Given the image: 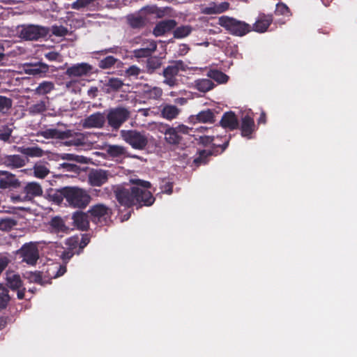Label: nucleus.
Masks as SVG:
<instances>
[{
	"label": "nucleus",
	"mask_w": 357,
	"mask_h": 357,
	"mask_svg": "<svg viewBox=\"0 0 357 357\" xmlns=\"http://www.w3.org/2000/svg\"><path fill=\"white\" fill-rule=\"evenodd\" d=\"M136 186L130 189H119L116 192L118 201L122 205L130 206L137 203H143L144 205L150 206L154 199L147 189L151 187V183L148 181L137 180L134 181Z\"/></svg>",
	"instance_id": "nucleus-1"
},
{
	"label": "nucleus",
	"mask_w": 357,
	"mask_h": 357,
	"mask_svg": "<svg viewBox=\"0 0 357 357\" xmlns=\"http://www.w3.org/2000/svg\"><path fill=\"white\" fill-rule=\"evenodd\" d=\"M62 194L68 204L73 208H84L91 200V197L86 190L77 187L63 188Z\"/></svg>",
	"instance_id": "nucleus-2"
},
{
	"label": "nucleus",
	"mask_w": 357,
	"mask_h": 357,
	"mask_svg": "<svg viewBox=\"0 0 357 357\" xmlns=\"http://www.w3.org/2000/svg\"><path fill=\"white\" fill-rule=\"evenodd\" d=\"M218 24L230 33L237 36H244L251 31V26L248 24L228 16L219 17Z\"/></svg>",
	"instance_id": "nucleus-3"
},
{
	"label": "nucleus",
	"mask_w": 357,
	"mask_h": 357,
	"mask_svg": "<svg viewBox=\"0 0 357 357\" xmlns=\"http://www.w3.org/2000/svg\"><path fill=\"white\" fill-rule=\"evenodd\" d=\"M120 135L121 138L135 149H144L149 142L148 137L144 133L136 130H122Z\"/></svg>",
	"instance_id": "nucleus-4"
},
{
	"label": "nucleus",
	"mask_w": 357,
	"mask_h": 357,
	"mask_svg": "<svg viewBox=\"0 0 357 357\" xmlns=\"http://www.w3.org/2000/svg\"><path fill=\"white\" fill-rule=\"evenodd\" d=\"M17 33L21 38L32 40L45 36L48 33V29L46 27L36 25L21 26L18 27Z\"/></svg>",
	"instance_id": "nucleus-5"
},
{
	"label": "nucleus",
	"mask_w": 357,
	"mask_h": 357,
	"mask_svg": "<svg viewBox=\"0 0 357 357\" xmlns=\"http://www.w3.org/2000/svg\"><path fill=\"white\" fill-rule=\"evenodd\" d=\"M16 253L20 255L23 261L31 265L35 264L39 258L37 245L33 242L25 243Z\"/></svg>",
	"instance_id": "nucleus-6"
},
{
	"label": "nucleus",
	"mask_w": 357,
	"mask_h": 357,
	"mask_svg": "<svg viewBox=\"0 0 357 357\" xmlns=\"http://www.w3.org/2000/svg\"><path fill=\"white\" fill-rule=\"evenodd\" d=\"M24 197H12L14 202L16 201H31L35 197L41 196L43 195V188L41 185L36 182H29L24 188Z\"/></svg>",
	"instance_id": "nucleus-7"
},
{
	"label": "nucleus",
	"mask_w": 357,
	"mask_h": 357,
	"mask_svg": "<svg viewBox=\"0 0 357 357\" xmlns=\"http://www.w3.org/2000/svg\"><path fill=\"white\" fill-rule=\"evenodd\" d=\"M128 112L123 108H116L112 109L107 114L109 124L115 129L120 126L128 118Z\"/></svg>",
	"instance_id": "nucleus-8"
},
{
	"label": "nucleus",
	"mask_w": 357,
	"mask_h": 357,
	"mask_svg": "<svg viewBox=\"0 0 357 357\" xmlns=\"http://www.w3.org/2000/svg\"><path fill=\"white\" fill-rule=\"evenodd\" d=\"M95 222L105 221L109 218L110 210L103 204H96L91 207L88 211Z\"/></svg>",
	"instance_id": "nucleus-9"
},
{
	"label": "nucleus",
	"mask_w": 357,
	"mask_h": 357,
	"mask_svg": "<svg viewBox=\"0 0 357 357\" xmlns=\"http://www.w3.org/2000/svg\"><path fill=\"white\" fill-rule=\"evenodd\" d=\"M48 230L52 234L62 236L68 233L69 227L66 225L65 221L61 217L52 218L48 222Z\"/></svg>",
	"instance_id": "nucleus-10"
},
{
	"label": "nucleus",
	"mask_w": 357,
	"mask_h": 357,
	"mask_svg": "<svg viewBox=\"0 0 357 357\" xmlns=\"http://www.w3.org/2000/svg\"><path fill=\"white\" fill-rule=\"evenodd\" d=\"M7 284L13 290H17V298L22 299L24 296L25 288L22 287V282L20 275L9 273L7 274Z\"/></svg>",
	"instance_id": "nucleus-11"
},
{
	"label": "nucleus",
	"mask_w": 357,
	"mask_h": 357,
	"mask_svg": "<svg viewBox=\"0 0 357 357\" xmlns=\"http://www.w3.org/2000/svg\"><path fill=\"white\" fill-rule=\"evenodd\" d=\"M105 123V115L97 112L86 118L82 122V126L85 128H100L104 126Z\"/></svg>",
	"instance_id": "nucleus-12"
},
{
	"label": "nucleus",
	"mask_w": 357,
	"mask_h": 357,
	"mask_svg": "<svg viewBox=\"0 0 357 357\" xmlns=\"http://www.w3.org/2000/svg\"><path fill=\"white\" fill-rule=\"evenodd\" d=\"M67 248L70 250L62 252L61 257L63 260H68L72 257L74 253H79V238L78 236H72L66 240Z\"/></svg>",
	"instance_id": "nucleus-13"
},
{
	"label": "nucleus",
	"mask_w": 357,
	"mask_h": 357,
	"mask_svg": "<svg viewBox=\"0 0 357 357\" xmlns=\"http://www.w3.org/2000/svg\"><path fill=\"white\" fill-rule=\"evenodd\" d=\"M91 69L92 68L89 64L82 63L68 68L66 73L69 76L80 77L86 75Z\"/></svg>",
	"instance_id": "nucleus-14"
},
{
	"label": "nucleus",
	"mask_w": 357,
	"mask_h": 357,
	"mask_svg": "<svg viewBox=\"0 0 357 357\" xmlns=\"http://www.w3.org/2000/svg\"><path fill=\"white\" fill-rule=\"evenodd\" d=\"M74 225L80 230H86L89 227L88 215L86 213L76 211L72 217Z\"/></svg>",
	"instance_id": "nucleus-15"
},
{
	"label": "nucleus",
	"mask_w": 357,
	"mask_h": 357,
	"mask_svg": "<svg viewBox=\"0 0 357 357\" xmlns=\"http://www.w3.org/2000/svg\"><path fill=\"white\" fill-rule=\"evenodd\" d=\"M176 25V22L174 20L161 21L156 24L153 29V34L155 36H160L169 32Z\"/></svg>",
	"instance_id": "nucleus-16"
},
{
	"label": "nucleus",
	"mask_w": 357,
	"mask_h": 357,
	"mask_svg": "<svg viewBox=\"0 0 357 357\" xmlns=\"http://www.w3.org/2000/svg\"><path fill=\"white\" fill-rule=\"evenodd\" d=\"M108 176L105 171L96 170L89 174V180L91 185L100 186L107 181Z\"/></svg>",
	"instance_id": "nucleus-17"
},
{
	"label": "nucleus",
	"mask_w": 357,
	"mask_h": 357,
	"mask_svg": "<svg viewBox=\"0 0 357 357\" xmlns=\"http://www.w3.org/2000/svg\"><path fill=\"white\" fill-rule=\"evenodd\" d=\"M19 185L18 180L15 177L6 172H0V188H7L15 187Z\"/></svg>",
	"instance_id": "nucleus-18"
},
{
	"label": "nucleus",
	"mask_w": 357,
	"mask_h": 357,
	"mask_svg": "<svg viewBox=\"0 0 357 357\" xmlns=\"http://www.w3.org/2000/svg\"><path fill=\"white\" fill-rule=\"evenodd\" d=\"M178 73V68L176 66H168L163 73L165 77L164 82L170 86H174L176 83V76Z\"/></svg>",
	"instance_id": "nucleus-19"
},
{
	"label": "nucleus",
	"mask_w": 357,
	"mask_h": 357,
	"mask_svg": "<svg viewBox=\"0 0 357 357\" xmlns=\"http://www.w3.org/2000/svg\"><path fill=\"white\" fill-rule=\"evenodd\" d=\"M272 22L271 16L260 15L253 25V30L263 33L266 31Z\"/></svg>",
	"instance_id": "nucleus-20"
},
{
	"label": "nucleus",
	"mask_w": 357,
	"mask_h": 357,
	"mask_svg": "<svg viewBox=\"0 0 357 357\" xmlns=\"http://www.w3.org/2000/svg\"><path fill=\"white\" fill-rule=\"evenodd\" d=\"M213 114L209 109L204 110L200 112L196 116H191L190 117V121L192 123H211L213 121Z\"/></svg>",
	"instance_id": "nucleus-21"
},
{
	"label": "nucleus",
	"mask_w": 357,
	"mask_h": 357,
	"mask_svg": "<svg viewBox=\"0 0 357 357\" xmlns=\"http://www.w3.org/2000/svg\"><path fill=\"white\" fill-rule=\"evenodd\" d=\"M229 6L227 2H222L218 4L211 3L208 6L204 8L202 13L207 15L219 14L227 10L229 8Z\"/></svg>",
	"instance_id": "nucleus-22"
},
{
	"label": "nucleus",
	"mask_w": 357,
	"mask_h": 357,
	"mask_svg": "<svg viewBox=\"0 0 357 357\" xmlns=\"http://www.w3.org/2000/svg\"><path fill=\"white\" fill-rule=\"evenodd\" d=\"M150 15H155L156 17L160 18L166 15V11L165 9H160L154 6H145L140 10V16L144 15L146 20H149L148 16Z\"/></svg>",
	"instance_id": "nucleus-23"
},
{
	"label": "nucleus",
	"mask_w": 357,
	"mask_h": 357,
	"mask_svg": "<svg viewBox=\"0 0 357 357\" xmlns=\"http://www.w3.org/2000/svg\"><path fill=\"white\" fill-rule=\"evenodd\" d=\"M222 127L234 129L238 126V120L233 112L225 113L221 120Z\"/></svg>",
	"instance_id": "nucleus-24"
},
{
	"label": "nucleus",
	"mask_w": 357,
	"mask_h": 357,
	"mask_svg": "<svg viewBox=\"0 0 357 357\" xmlns=\"http://www.w3.org/2000/svg\"><path fill=\"white\" fill-rule=\"evenodd\" d=\"M148 43V45L144 46L140 49L134 50V56L137 58L146 57L149 56L155 50L156 45L155 42L153 40L149 41Z\"/></svg>",
	"instance_id": "nucleus-25"
},
{
	"label": "nucleus",
	"mask_w": 357,
	"mask_h": 357,
	"mask_svg": "<svg viewBox=\"0 0 357 357\" xmlns=\"http://www.w3.org/2000/svg\"><path fill=\"white\" fill-rule=\"evenodd\" d=\"M254 121L249 116H245L242 120L241 132L243 137H250L253 132Z\"/></svg>",
	"instance_id": "nucleus-26"
},
{
	"label": "nucleus",
	"mask_w": 357,
	"mask_h": 357,
	"mask_svg": "<svg viewBox=\"0 0 357 357\" xmlns=\"http://www.w3.org/2000/svg\"><path fill=\"white\" fill-rule=\"evenodd\" d=\"M213 83L209 79H199L195 81L194 87L201 92H207L213 88Z\"/></svg>",
	"instance_id": "nucleus-27"
},
{
	"label": "nucleus",
	"mask_w": 357,
	"mask_h": 357,
	"mask_svg": "<svg viewBox=\"0 0 357 357\" xmlns=\"http://www.w3.org/2000/svg\"><path fill=\"white\" fill-rule=\"evenodd\" d=\"M165 141L170 144H177L181 140V137L174 128H169L165 132Z\"/></svg>",
	"instance_id": "nucleus-28"
},
{
	"label": "nucleus",
	"mask_w": 357,
	"mask_h": 357,
	"mask_svg": "<svg viewBox=\"0 0 357 357\" xmlns=\"http://www.w3.org/2000/svg\"><path fill=\"white\" fill-rule=\"evenodd\" d=\"M142 92L144 95L148 98L156 99L161 96L162 90L158 87H151L145 85L143 87Z\"/></svg>",
	"instance_id": "nucleus-29"
},
{
	"label": "nucleus",
	"mask_w": 357,
	"mask_h": 357,
	"mask_svg": "<svg viewBox=\"0 0 357 357\" xmlns=\"http://www.w3.org/2000/svg\"><path fill=\"white\" fill-rule=\"evenodd\" d=\"M179 109L174 105H166L162 109V115L167 119H172L177 116Z\"/></svg>",
	"instance_id": "nucleus-30"
},
{
	"label": "nucleus",
	"mask_w": 357,
	"mask_h": 357,
	"mask_svg": "<svg viewBox=\"0 0 357 357\" xmlns=\"http://www.w3.org/2000/svg\"><path fill=\"white\" fill-rule=\"evenodd\" d=\"M26 162V160L25 159L17 155H10L6 160L7 165L16 168L24 166Z\"/></svg>",
	"instance_id": "nucleus-31"
},
{
	"label": "nucleus",
	"mask_w": 357,
	"mask_h": 357,
	"mask_svg": "<svg viewBox=\"0 0 357 357\" xmlns=\"http://www.w3.org/2000/svg\"><path fill=\"white\" fill-rule=\"evenodd\" d=\"M50 173L48 167L40 163H37L33 167L34 176L38 178H43L47 176Z\"/></svg>",
	"instance_id": "nucleus-32"
},
{
	"label": "nucleus",
	"mask_w": 357,
	"mask_h": 357,
	"mask_svg": "<svg viewBox=\"0 0 357 357\" xmlns=\"http://www.w3.org/2000/svg\"><path fill=\"white\" fill-rule=\"evenodd\" d=\"M105 151L112 157H117L123 155L126 149L119 145H105Z\"/></svg>",
	"instance_id": "nucleus-33"
},
{
	"label": "nucleus",
	"mask_w": 357,
	"mask_h": 357,
	"mask_svg": "<svg viewBox=\"0 0 357 357\" xmlns=\"http://www.w3.org/2000/svg\"><path fill=\"white\" fill-rule=\"evenodd\" d=\"M207 75L219 84L226 83L229 79V77L227 75L218 70H210Z\"/></svg>",
	"instance_id": "nucleus-34"
},
{
	"label": "nucleus",
	"mask_w": 357,
	"mask_h": 357,
	"mask_svg": "<svg viewBox=\"0 0 357 357\" xmlns=\"http://www.w3.org/2000/svg\"><path fill=\"white\" fill-rule=\"evenodd\" d=\"M20 151L29 157H41L43 155V150L37 146L20 148Z\"/></svg>",
	"instance_id": "nucleus-35"
},
{
	"label": "nucleus",
	"mask_w": 357,
	"mask_h": 357,
	"mask_svg": "<svg viewBox=\"0 0 357 357\" xmlns=\"http://www.w3.org/2000/svg\"><path fill=\"white\" fill-rule=\"evenodd\" d=\"M43 136L45 138H60L65 139L68 137V132H61L56 130L50 129L42 132Z\"/></svg>",
	"instance_id": "nucleus-36"
},
{
	"label": "nucleus",
	"mask_w": 357,
	"mask_h": 357,
	"mask_svg": "<svg viewBox=\"0 0 357 357\" xmlns=\"http://www.w3.org/2000/svg\"><path fill=\"white\" fill-rule=\"evenodd\" d=\"M192 27L188 25L181 26L174 31V36L176 38H183L192 32Z\"/></svg>",
	"instance_id": "nucleus-37"
},
{
	"label": "nucleus",
	"mask_w": 357,
	"mask_h": 357,
	"mask_svg": "<svg viewBox=\"0 0 357 357\" xmlns=\"http://www.w3.org/2000/svg\"><path fill=\"white\" fill-rule=\"evenodd\" d=\"M26 71L32 75H42L48 71V66L46 64L41 63L39 66H35L26 69Z\"/></svg>",
	"instance_id": "nucleus-38"
},
{
	"label": "nucleus",
	"mask_w": 357,
	"mask_h": 357,
	"mask_svg": "<svg viewBox=\"0 0 357 357\" xmlns=\"http://www.w3.org/2000/svg\"><path fill=\"white\" fill-rule=\"evenodd\" d=\"M10 301L8 290L0 284V310L4 308Z\"/></svg>",
	"instance_id": "nucleus-39"
},
{
	"label": "nucleus",
	"mask_w": 357,
	"mask_h": 357,
	"mask_svg": "<svg viewBox=\"0 0 357 357\" xmlns=\"http://www.w3.org/2000/svg\"><path fill=\"white\" fill-rule=\"evenodd\" d=\"M116 61L117 60L114 57L109 56L100 60L98 66L100 68L108 69L112 68Z\"/></svg>",
	"instance_id": "nucleus-40"
},
{
	"label": "nucleus",
	"mask_w": 357,
	"mask_h": 357,
	"mask_svg": "<svg viewBox=\"0 0 357 357\" xmlns=\"http://www.w3.org/2000/svg\"><path fill=\"white\" fill-rule=\"evenodd\" d=\"M53 89V84L50 82L41 83L36 89L37 93L43 95L50 92Z\"/></svg>",
	"instance_id": "nucleus-41"
},
{
	"label": "nucleus",
	"mask_w": 357,
	"mask_h": 357,
	"mask_svg": "<svg viewBox=\"0 0 357 357\" xmlns=\"http://www.w3.org/2000/svg\"><path fill=\"white\" fill-rule=\"evenodd\" d=\"M146 21V17L144 15L140 16V11L136 16L129 17V22L132 26L137 27L140 26L145 23Z\"/></svg>",
	"instance_id": "nucleus-42"
},
{
	"label": "nucleus",
	"mask_w": 357,
	"mask_h": 357,
	"mask_svg": "<svg viewBox=\"0 0 357 357\" xmlns=\"http://www.w3.org/2000/svg\"><path fill=\"white\" fill-rule=\"evenodd\" d=\"M12 105L10 99L4 96H0V111L6 113L8 111Z\"/></svg>",
	"instance_id": "nucleus-43"
},
{
	"label": "nucleus",
	"mask_w": 357,
	"mask_h": 357,
	"mask_svg": "<svg viewBox=\"0 0 357 357\" xmlns=\"http://www.w3.org/2000/svg\"><path fill=\"white\" fill-rule=\"evenodd\" d=\"M275 15L289 17L290 15V11L285 4L280 3H278L276 6Z\"/></svg>",
	"instance_id": "nucleus-44"
},
{
	"label": "nucleus",
	"mask_w": 357,
	"mask_h": 357,
	"mask_svg": "<svg viewBox=\"0 0 357 357\" xmlns=\"http://www.w3.org/2000/svg\"><path fill=\"white\" fill-rule=\"evenodd\" d=\"M52 32L56 36H64L68 33V29L63 26H53Z\"/></svg>",
	"instance_id": "nucleus-45"
},
{
	"label": "nucleus",
	"mask_w": 357,
	"mask_h": 357,
	"mask_svg": "<svg viewBox=\"0 0 357 357\" xmlns=\"http://www.w3.org/2000/svg\"><path fill=\"white\" fill-rule=\"evenodd\" d=\"M214 141V136L211 135H203L199 137V142L204 146H209L213 144V146H216L215 143H213Z\"/></svg>",
	"instance_id": "nucleus-46"
},
{
	"label": "nucleus",
	"mask_w": 357,
	"mask_h": 357,
	"mask_svg": "<svg viewBox=\"0 0 357 357\" xmlns=\"http://www.w3.org/2000/svg\"><path fill=\"white\" fill-rule=\"evenodd\" d=\"M11 132L12 130L8 127H5L2 129H0V139L3 141H7L11 135Z\"/></svg>",
	"instance_id": "nucleus-47"
},
{
	"label": "nucleus",
	"mask_w": 357,
	"mask_h": 357,
	"mask_svg": "<svg viewBox=\"0 0 357 357\" xmlns=\"http://www.w3.org/2000/svg\"><path fill=\"white\" fill-rule=\"evenodd\" d=\"M61 158L63 160H75L80 162H83L84 160V158L82 157L76 156L70 153H64L61 155Z\"/></svg>",
	"instance_id": "nucleus-48"
},
{
	"label": "nucleus",
	"mask_w": 357,
	"mask_h": 357,
	"mask_svg": "<svg viewBox=\"0 0 357 357\" xmlns=\"http://www.w3.org/2000/svg\"><path fill=\"white\" fill-rule=\"evenodd\" d=\"M83 143H84V137L82 135L79 134L77 135L76 138L66 142V144L67 145L79 146V145L83 144Z\"/></svg>",
	"instance_id": "nucleus-49"
},
{
	"label": "nucleus",
	"mask_w": 357,
	"mask_h": 357,
	"mask_svg": "<svg viewBox=\"0 0 357 357\" xmlns=\"http://www.w3.org/2000/svg\"><path fill=\"white\" fill-rule=\"evenodd\" d=\"M45 105L43 102H38L30 107V111L33 113H39L45 111Z\"/></svg>",
	"instance_id": "nucleus-50"
},
{
	"label": "nucleus",
	"mask_w": 357,
	"mask_h": 357,
	"mask_svg": "<svg viewBox=\"0 0 357 357\" xmlns=\"http://www.w3.org/2000/svg\"><path fill=\"white\" fill-rule=\"evenodd\" d=\"M108 85L114 89H118L123 85V83L118 78H112L109 80Z\"/></svg>",
	"instance_id": "nucleus-51"
},
{
	"label": "nucleus",
	"mask_w": 357,
	"mask_h": 357,
	"mask_svg": "<svg viewBox=\"0 0 357 357\" xmlns=\"http://www.w3.org/2000/svg\"><path fill=\"white\" fill-rule=\"evenodd\" d=\"M51 197L54 202L58 204H60L64 198V196L62 194V189L55 192L52 195H51Z\"/></svg>",
	"instance_id": "nucleus-52"
},
{
	"label": "nucleus",
	"mask_w": 357,
	"mask_h": 357,
	"mask_svg": "<svg viewBox=\"0 0 357 357\" xmlns=\"http://www.w3.org/2000/svg\"><path fill=\"white\" fill-rule=\"evenodd\" d=\"M90 238L87 235H82L81 241L79 240V251L80 252L89 243Z\"/></svg>",
	"instance_id": "nucleus-53"
},
{
	"label": "nucleus",
	"mask_w": 357,
	"mask_h": 357,
	"mask_svg": "<svg viewBox=\"0 0 357 357\" xmlns=\"http://www.w3.org/2000/svg\"><path fill=\"white\" fill-rule=\"evenodd\" d=\"M139 72L140 70L138 67L132 66L126 70V74L129 76H136L139 75Z\"/></svg>",
	"instance_id": "nucleus-54"
},
{
	"label": "nucleus",
	"mask_w": 357,
	"mask_h": 357,
	"mask_svg": "<svg viewBox=\"0 0 357 357\" xmlns=\"http://www.w3.org/2000/svg\"><path fill=\"white\" fill-rule=\"evenodd\" d=\"M10 260L7 257H0V274L3 271V270L7 266Z\"/></svg>",
	"instance_id": "nucleus-55"
},
{
	"label": "nucleus",
	"mask_w": 357,
	"mask_h": 357,
	"mask_svg": "<svg viewBox=\"0 0 357 357\" xmlns=\"http://www.w3.org/2000/svg\"><path fill=\"white\" fill-rule=\"evenodd\" d=\"M45 57L50 61H56L59 59L60 56L57 52H51L45 54Z\"/></svg>",
	"instance_id": "nucleus-56"
},
{
	"label": "nucleus",
	"mask_w": 357,
	"mask_h": 357,
	"mask_svg": "<svg viewBox=\"0 0 357 357\" xmlns=\"http://www.w3.org/2000/svg\"><path fill=\"white\" fill-rule=\"evenodd\" d=\"M175 129H176V131L178 132H181V133H183V134H187L189 132V130H190V128L185 126V125H179L178 126H177L176 128H174Z\"/></svg>",
	"instance_id": "nucleus-57"
},
{
	"label": "nucleus",
	"mask_w": 357,
	"mask_h": 357,
	"mask_svg": "<svg viewBox=\"0 0 357 357\" xmlns=\"http://www.w3.org/2000/svg\"><path fill=\"white\" fill-rule=\"evenodd\" d=\"M211 153L206 151H200V156L199 158L195 160V162L196 163L201 162L202 160H203V158H204L206 155L211 154Z\"/></svg>",
	"instance_id": "nucleus-58"
},
{
	"label": "nucleus",
	"mask_w": 357,
	"mask_h": 357,
	"mask_svg": "<svg viewBox=\"0 0 357 357\" xmlns=\"http://www.w3.org/2000/svg\"><path fill=\"white\" fill-rule=\"evenodd\" d=\"M188 50H189L188 47L186 45H185V44L181 45L179 46V50L178 51H179V54H180L184 55V54H185L188 52Z\"/></svg>",
	"instance_id": "nucleus-59"
},
{
	"label": "nucleus",
	"mask_w": 357,
	"mask_h": 357,
	"mask_svg": "<svg viewBox=\"0 0 357 357\" xmlns=\"http://www.w3.org/2000/svg\"><path fill=\"white\" fill-rule=\"evenodd\" d=\"M30 280L33 282H38L40 280V275L37 273H30Z\"/></svg>",
	"instance_id": "nucleus-60"
},
{
	"label": "nucleus",
	"mask_w": 357,
	"mask_h": 357,
	"mask_svg": "<svg viewBox=\"0 0 357 357\" xmlns=\"http://www.w3.org/2000/svg\"><path fill=\"white\" fill-rule=\"evenodd\" d=\"M153 61H154V59H149V60L148 61V64H147V66H148V67H149V68L154 69V68H156L157 67H158V66H160V63L157 61L156 64H155L154 66H151V63H152Z\"/></svg>",
	"instance_id": "nucleus-61"
},
{
	"label": "nucleus",
	"mask_w": 357,
	"mask_h": 357,
	"mask_svg": "<svg viewBox=\"0 0 357 357\" xmlns=\"http://www.w3.org/2000/svg\"><path fill=\"white\" fill-rule=\"evenodd\" d=\"M98 91V89L96 87H91L89 91H88V93L89 94V96H96V93Z\"/></svg>",
	"instance_id": "nucleus-62"
},
{
	"label": "nucleus",
	"mask_w": 357,
	"mask_h": 357,
	"mask_svg": "<svg viewBox=\"0 0 357 357\" xmlns=\"http://www.w3.org/2000/svg\"><path fill=\"white\" fill-rule=\"evenodd\" d=\"M66 267H64V266L60 267L59 270L58 271V272L56 275V277H59V276L63 275L66 273Z\"/></svg>",
	"instance_id": "nucleus-63"
},
{
	"label": "nucleus",
	"mask_w": 357,
	"mask_h": 357,
	"mask_svg": "<svg viewBox=\"0 0 357 357\" xmlns=\"http://www.w3.org/2000/svg\"><path fill=\"white\" fill-rule=\"evenodd\" d=\"M265 115L264 113L261 114V116H260L259 119V123H265Z\"/></svg>",
	"instance_id": "nucleus-64"
}]
</instances>
